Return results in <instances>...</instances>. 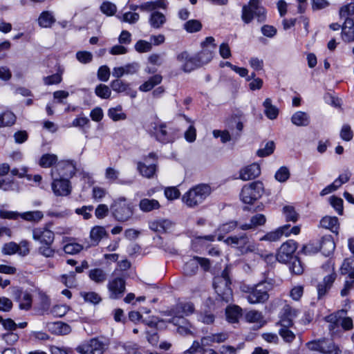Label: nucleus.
<instances>
[{
  "label": "nucleus",
  "mask_w": 354,
  "mask_h": 354,
  "mask_svg": "<svg viewBox=\"0 0 354 354\" xmlns=\"http://www.w3.org/2000/svg\"><path fill=\"white\" fill-rule=\"evenodd\" d=\"M272 288V283L263 281L255 286L245 287L243 291L247 294L246 298L250 304H263L268 300V292Z\"/></svg>",
  "instance_id": "f257e3e1"
},
{
  "label": "nucleus",
  "mask_w": 354,
  "mask_h": 354,
  "mask_svg": "<svg viewBox=\"0 0 354 354\" xmlns=\"http://www.w3.org/2000/svg\"><path fill=\"white\" fill-rule=\"evenodd\" d=\"M230 285V272L228 268H225L221 276L216 277L214 279L213 286L218 295L217 299L225 303L232 300L233 294Z\"/></svg>",
  "instance_id": "f03ea898"
},
{
  "label": "nucleus",
  "mask_w": 354,
  "mask_h": 354,
  "mask_svg": "<svg viewBox=\"0 0 354 354\" xmlns=\"http://www.w3.org/2000/svg\"><path fill=\"white\" fill-rule=\"evenodd\" d=\"M149 132L157 141L162 144L171 143L177 138V130L165 122H153Z\"/></svg>",
  "instance_id": "7ed1b4c3"
},
{
  "label": "nucleus",
  "mask_w": 354,
  "mask_h": 354,
  "mask_svg": "<svg viewBox=\"0 0 354 354\" xmlns=\"http://www.w3.org/2000/svg\"><path fill=\"white\" fill-rule=\"evenodd\" d=\"M212 189L207 184H199L187 192L182 198L183 201L189 207H194L202 203L210 195Z\"/></svg>",
  "instance_id": "20e7f679"
},
{
  "label": "nucleus",
  "mask_w": 354,
  "mask_h": 354,
  "mask_svg": "<svg viewBox=\"0 0 354 354\" xmlns=\"http://www.w3.org/2000/svg\"><path fill=\"white\" fill-rule=\"evenodd\" d=\"M254 17L259 23L266 19V9L261 6L259 0H250L248 4L242 8L241 19L244 23H250Z\"/></svg>",
  "instance_id": "39448f33"
},
{
  "label": "nucleus",
  "mask_w": 354,
  "mask_h": 354,
  "mask_svg": "<svg viewBox=\"0 0 354 354\" xmlns=\"http://www.w3.org/2000/svg\"><path fill=\"white\" fill-rule=\"evenodd\" d=\"M113 216L120 222L128 221L133 214V206L126 198L120 197L114 201L111 206Z\"/></svg>",
  "instance_id": "423d86ee"
},
{
  "label": "nucleus",
  "mask_w": 354,
  "mask_h": 354,
  "mask_svg": "<svg viewBox=\"0 0 354 354\" xmlns=\"http://www.w3.org/2000/svg\"><path fill=\"white\" fill-rule=\"evenodd\" d=\"M264 192L262 182L254 181L244 185L241 189V200L245 204H252L261 197Z\"/></svg>",
  "instance_id": "0eeeda50"
},
{
  "label": "nucleus",
  "mask_w": 354,
  "mask_h": 354,
  "mask_svg": "<svg viewBox=\"0 0 354 354\" xmlns=\"http://www.w3.org/2000/svg\"><path fill=\"white\" fill-rule=\"evenodd\" d=\"M194 311V306L191 302H179L171 308L162 312V314L171 317L185 319V316L192 314Z\"/></svg>",
  "instance_id": "6e6552de"
},
{
  "label": "nucleus",
  "mask_w": 354,
  "mask_h": 354,
  "mask_svg": "<svg viewBox=\"0 0 354 354\" xmlns=\"http://www.w3.org/2000/svg\"><path fill=\"white\" fill-rule=\"evenodd\" d=\"M76 166L73 161H61L55 169L51 170V176L55 178L57 176L60 178L68 179L72 178L76 172Z\"/></svg>",
  "instance_id": "1a4fd4ad"
},
{
  "label": "nucleus",
  "mask_w": 354,
  "mask_h": 354,
  "mask_svg": "<svg viewBox=\"0 0 354 354\" xmlns=\"http://www.w3.org/2000/svg\"><path fill=\"white\" fill-rule=\"evenodd\" d=\"M155 158V153H151L148 157L144 159L143 162H138V170L142 176L147 178H151L153 176L157 168L156 160Z\"/></svg>",
  "instance_id": "9d476101"
},
{
  "label": "nucleus",
  "mask_w": 354,
  "mask_h": 354,
  "mask_svg": "<svg viewBox=\"0 0 354 354\" xmlns=\"http://www.w3.org/2000/svg\"><path fill=\"white\" fill-rule=\"evenodd\" d=\"M224 242L232 247L239 249L242 253L252 251V245L250 244L249 237L246 234H241L239 236H229L224 240Z\"/></svg>",
  "instance_id": "9b49d317"
},
{
  "label": "nucleus",
  "mask_w": 354,
  "mask_h": 354,
  "mask_svg": "<svg viewBox=\"0 0 354 354\" xmlns=\"http://www.w3.org/2000/svg\"><path fill=\"white\" fill-rule=\"evenodd\" d=\"M296 250L297 243L292 240H289L281 245L276 259L281 263H288L289 261L295 258V256H293V254Z\"/></svg>",
  "instance_id": "f8f14e48"
},
{
  "label": "nucleus",
  "mask_w": 354,
  "mask_h": 354,
  "mask_svg": "<svg viewBox=\"0 0 354 354\" xmlns=\"http://www.w3.org/2000/svg\"><path fill=\"white\" fill-rule=\"evenodd\" d=\"M176 58L178 62L183 63L182 69L186 73H189L202 66L196 55L190 56L187 51L179 53Z\"/></svg>",
  "instance_id": "ddd939ff"
},
{
  "label": "nucleus",
  "mask_w": 354,
  "mask_h": 354,
  "mask_svg": "<svg viewBox=\"0 0 354 354\" xmlns=\"http://www.w3.org/2000/svg\"><path fill=\"white\" fill-rule=\"evenodd\" d=\"M53 178L51 184L52 189L55 195L57 196H68L71 192V187L68 179L55 176Z\"/></svg>",
  "instance_id": "4468645a"
},
{
  "label": "nucleus",
  "mask_w": 354,
  "mask_h": 354,
  "mask_svg": "<svg viewBox=\"0 0 354 354\" xmlns=\"http://www.w3.org/2000/svg\"><path fill=\"white\" fill-rule=\"evenodd\" d=\"M32 239L41 244H53L55 240V234L46 226L35 227L32 230Z\"/></svg>",
  "instance_id": "2eb2a0df"
},
{
  "label": "nucleus",
  "mask_w": 354,
  "mask_h": 354,
  "mask_svg": "<svg viewBox=\"0 0 354 354\" xmlns=\"http://www.w3.org/2000/svg\"><path fill=\"white\" fill-rule=\"evenodd\" d=\"M108 289L110 292V298L118 299L125 291V281L120 277L115 278L109 282Z\"/></svg>",
  "instance_id": "dca6fc26"
},
{
  "label": "nucleus",
  "mask_w": 354,
  "mask_h": 354,
  "mask_svg": "<svg viewBox=\"0 0 354 354\" xmlns=\"http://www.w3.org/2000/svg\"><path fill=\"white\" fill-rule=\"evenodd\" d=\"M111 88L117 93H125L127 95L130 96L131 98H135L137 95V91L130 87L129 83H126L121 80L116 79L111 82Z\"/></svg>",
  "instance_id": "f3484780"
},
{
  "label": "nucleus",
  "mask_w": 354,
  "mask_h": 354,
  "mask_svg": "<svg viewBox=\"0 0 354 354\" xmlns=\"http://www.w3.org/2000/svg\"><path fill=\"white\" fill-rule=\"evenodd\" d=\"M260 174V166L257 163H253L241 169L239 177L243 180H249L258 177Z\"/></svg>",
  "instance_id": "a211bd4d"
},
{
  "label": "nucleus",
  "mask_w": 354,
  "mask_h": 354,
  "mask_svg": "<svg viewBox=\"0 0 354 354\" xmlns=\"http://www.w3.org/2000/svg\"><path fill=\"white\" fill-rule=\"evenodd\" d=\"M48 331L55 335H67L71 333V326L62 322H48L46 324Z\"/></svg>",
  "instance_id": "6ab92c4d"
},
{
  "label": "nucleus",
  "mask_w": 354,
  "mask_h": 354,
  "mask_svg": "<svg viewBox=\"0 0 354 354\" xmlns=\"http://www.w3.org/2000/svg\"><path fill=\"white\" fill-rule=\"evenodd\" d=\"M335 279L336 274L335 272H333L326 276L324 278L323 281L317 285V292L319 299H321L322 297L326 295V294L331 288Z\"/></svg>",
  "instance_id": "aec40b11"
},
{
  "label": "nucleus",
  "mask_w": 354,
  "mask_h": 354,
  "mask_svg": "<svg viewBox=\"0 0 354 354\" xmlns=\"http://www.w3.org/2000/svg\"><path fill=\"white\" fill-rule=\"evenodd\" d=\"M290 225H284L279 228H277L274 231L270 232L262 236L260 240L261 241H278L283 234L286 236L290 235V232H288V229L290 228Z\"/></svg>",
  "instance_id": "412c9836"
},
{
  "label": "nucleus",
  "mask_w": 354,
  "mask_h": 354,
  "mask_svg": "<svg viewBox=\"0 0 354 354\" xmlns=\"http://www.w3.org/2000/svg\"><path fill=\"white\" fill-rule=\"evenodd\" d=\"M319 248L324 256H330L335 248V244L332 236H324L319 242Z\"/></svg>",
  "instance_id": "4be33fe9"
},
{
  "label": "nucleus",
  "mask_w": 354,
  "mask_h": 354,
  "mask_svg": "<svg viewBox=\"0 0 354 354\" xmlns=\"http://www.w3.org/2000/svg\"><path fill=\"white\" fill-rule=\"evenodd\" d=\"M168 322L178 326L177 332L182 335H187L192 333L190 330L191 325L186 319L171 317L168 320Z\"/></svg>",
  "instance_id": "5701e85b"
},
{
  "label": "nucleus",
  "mask_w": 354,
  "mask_h": 354,
  "mask_svg": "<svg viewBox=\"0 0 354 354\" xmlns=\"http://www.w3.org/2000/svg\"><path fill=\"white\" fill-rule=\"evenodd\" d=\"M173 225L174 223L169 219H160L149 223V228L158 233L167 232Z\"/></svg>",
  "instance_id": "b1692460"
},
{
  "label": "nucleus",
  "mask_w": 354,
  "mask_h": 354,
  "mask_svg": "<svg viewBox=\"0 0 354 354\" xmlns=\"http://www.w3.org/2000/svg\"><path fill=\"white\" fill-rule=\"evenodd\" d=\"M108 236V233L105 230L104 227L95 226L90 232L91 244L89 246H96L100 242V241Z\"/></svg>",
  "instance_id": "393cba45"
},
{
  "label": "nucleus",
  "mask_w": 354,
  "mask_h": 354,
  "mask_svg": "<svg viewBox=\"0 0 354 354\" xmlns=\"http://www.w3.org/2000/svg\"><path fill=\"white\" fill-rule=\"evenodd\" d=\"M285 315L282 317L277 324L280 326L279 329H290L293 326V321L288 316L292 315H295V310L292 309L290 306H287L285 308Z\"/></svg>",
  "instance_id": "a878e982"
},
{
  "label": "nucleus",
  "mask_w": 354,
  "mask_h": 354,
  "mask_svg": "<svg viewBox=\"0 0 354 354\" xmlns=\"http://www.w3.org/2000/svg\"><path fill=\"white\" fill-rule=\"evenodd\" d=\"M24 221L38 223L44 218V213L39 210L28 211L19 213V216Z\"/></svg>",
  "instance_id": "bb28decb"
},
{
  "label": "nucleus",
  "mask_w": 354,
  "mask_h": 354,
  "mask_svg": "<svg viewBox=\"0 0 354 354\" xmlns=\"http://www.w3.org/2000/svg\"><path fill=\"white\" fill-rule=\"evenodd\" d=\"M228 337L225 333L210 334L201 339V344L203 346H208L214 342L221 343L225 342Z\"/></svg>",
  "instance_id": "cd10ccee"
},
{
  "label": "nucleus",
  "mask_w": 354,
  "mask_h": 354,
  "mask_svg": "<svg viewBox=\"0 0 354 354\" xmlns=\"http://www.w3.org/2000/svg\"><path fill=\"white\" fill-rule=\"evenodd\" d=\"M291 121L296 126L306 127L310 124V119L308 113L297 111L292 115Z\"/></svg>",
  "instance_id": "c85d7f7f"
},
{
  "label": "nucleus",
  "mask_w": 354,
  "mask_h": 354,
  "mask_svg": "<svg viewBox=\"0 0 354 354\" xmlns=\"http://www.w3.org/2000/svg\"><path fill=\"white\" fill-rule=\"evenodd\" d=\"M139 207L144 212H149L158 209L160 207V205L156 199L143 198L139 203Z\"/></svg>",
  "instance_id": "c756f323"
},
{
  "label": "nucleus",
  "mask_w": 354,
  "mask_h": 354,
  "mask_svg": "<svg viewBox=\"0 0 354 354\" xmlns=\"http://www.w3.org/2000/svg\"><path fill=\"white\" fill-rule=\"evenodd\" d=\"M55 22V18L50 11L42 12L38 18V24L42 28H50Z\"/></svg>",
  "instance_id": "7c9ffc66"
},
{
  "label": "nucleus",
  "mask_w": 354,
  "mask_h": 354,
  "mask_svg": "<svg viewBox=\"0 0 354 354\" xmlns=\"http://www.w3.org/2000/svg\"><path fill=\"white\" fill-rule=\"evenodd\" d=\"M264 113L270 120H274L279 115V109L272 104L270 98H266L263 103Z\"/></svg>",
  "instance_id": "2f4dec72"
},
{
  "label": "nucleus",
  "mask_w": 354,
  "mask_h": 354,
  "mask_svg": "<svg viewBox=\"0 0 354 354\" xmlns=\"http://www.w3.org/2000/svg\"><path fill=\"white\" fill-rule=\"evenodd\" d=\"M227 320L230 323H236L242 315V309L238 306H228L225 311Z\"/></svg>",
  "instance_id": "473e14b6"
},
{
  "label": "nucleus",
  "mask_w": 354,
  "mask_h": 354,
  "mask_svg": "<svg viewBox=\"0 0 354 354\" xmlns=\"http://www.w3.org/2000/svg\"><path fill=\"white\" fill-rule=\"evenodd\" d=\"M165 22L166 17L162 13L158 11H154L151 14L149 24L152 28L158 29L161 28Z\"/></svg>",
  "instance_id": "72a5a7b5"
},
{
  "label": "nucleus",
  "mask_w": 354,
  "mask_h": 354,
  "mask_svg": "<svg viewBox=\"0 0 354 354\" xmlns=\"http://www.w3.org/2000/svg\"><path fill=\"white\" fill-rule=\"evenodd\" d=\"M88 277L91 280L97 283H102L107 279L106 273L101 268L91 269L88 272Z\"/></svg>",
  "instance_id": "f704fd0d"
},
{
  "label": "nucleus",
  "mask_w": 354,
  "mask_h": 354,
  "mask_svg": "<svg viewBox=\"0 0 354 354\" xmlns=\"http://www.w3.org/2000/svg\"><path fill=\"white\" fill-rule=\"evenodd\" d=\"M162 80L160 75H155L151 77L147 81L141 84L139 89L141 91L147 92L151 91L155 86L159 84Z\"/></svg>",
  "instance_id": "c9c22d12"
},
{
  "label": "nucleus",
  "mask_w": 354,
  "mask_h": 354,
  "mask_svg": "<svg viewBox=\"0 0 354 354\" xmlns=\"http://www.w3.org/2000/svg\"><path fill=\"white\" fill-rule=\"evenodd\" d=\"M198 270V261L195 257L186 262L183 266V272L186 276L192 277L195 275Z\"/></svg>",
  "instance_id": "e433bc0d"
},
{
  "label": "nucleus",
  "mask_w": 354,
  "mask_h": 354,
  "mask_svg": "<svg viewBox=\"0 0 354 354\" xmlns=\"http://www.w3.org/2000/svg\"><path fill=\"white\" fill-rule=\"evenodd\" d=\"M320 225L335 232L338 228V219L335 216H324L320 221Z\"/></svg>",
  "instance_id": "4c0bfd02"
},
{
  "label": "nucleus",
  "mask_w": 354,
  "mask_h": 354,
  "mask_svg": "<svg viewBox=\"0 0 354 354\" xmlns=\"http://www.w3.org/2000/svg\"><path fill=\"white\" fill-rule=\"evenodd\" d=\"M347 311L346 310H341L335 313H332L328 316L326 317V321L330 323L329 329L332 330L335 326L339 325L342 315H346Z\"/></svg>",
  "instance_id": "58836bf2"
},
{
  "label": "nucleus",
  "mask_w": 354,
  "mask_h": 354,
  "mask_svg": "<svg viewBox=\"0 0 354 354\" xmlns=\"http://www.w3.org/2000/svg\"><path fill=\"white\" fill-rule=\"evenodd\" d=\"M322 354H340L341 350L332 340L324 338Z\"/></svg>",
  "instance_id": "ea45409f"
},
{
  "label": "nucleus",
  "mask_w": 354,
  "mask_h": 354,
  "mask_svg": "<svg viewBox=\"0 0 354 354\" xmlns=\"http://www.w3.org/2000/svg\"><path fill=\"white\" fill-rule=\"evenodd\" d=\"M16 116L11 111H5L0 115V127H10L16 122Z\"/></svg>",
  "instance_id": "a19ab883"
},
{
  "label": "nucleus",
  "mask_w": 354,
  "mask_h": 354,
  "mask_svg": "<svg viewBox=\"0 0 354 354\" xmlns=\"http://www.w3.org/2000/svg\"><path fill=\"white\" fill-rule=\"evenodd\" d=\"M288 263H289V270L292 274L299 275L304 272V265L297 257H295Z\"/></svg>",
  "instance_id": "79ce46f5"
},
{
  "label": "nucleus",
  "mask_w": 354,
  "mask_h": 354,
  "mask_svg": "<svg viewBox=\"0 0 354 354\" xmlns=\"http://www.w3.org/2000/svg\"><path fill=\"white\" fill-rule=\"evenodd\" d=\"M108 115L113 121L124 120L127 118V115L122 112L121 105L110 108L108 111Z\"/></svg>",
  "instance_id": "37998d69"
},
{
  "label": "nucleus",
  "mask_w": 354,
  "mask_h": 354,
  "mask_svg": "<svg viewBox=\"0 0 354 354\" xmlns=\"http://www.w3.org/2000/svg\"><path fill=\"white\" fill-rule=\"evenodd\" d=\"M213 50L210 48H203V50L196 54V56L203 66L209 62L213 57Z\"/></svg>",
  "instance_id": "c03bdc74"
},
{
  "label": "nucleus",
  "mask_w": 354,
  "mask_h": 354,
  "mask_svg": "<svg viewBox=\"0 0 354 354\" xmlns=\"http://www.w3.org/2000/svg\"><path fill=\"white\" fill-rule=\"evenodd\" d=\"M63 70L59 68L57 72L53 75L44 77L43 81L46 85L59 84L62 80Z\"/></svg>",
  "instance_id": "a18cd8bd"
},
{
  "label": "nucleus",
  "mask_w": 354,
  "mask_h": 354,
  "mask_svg": "<svg viewBox=\"0 0 354 354\" xmlns=\"http://www.w3.org/2000/svg\"><path fill=\"white\" fill-rule=\"evenodd\" d=\"M91 354H103L105 350V345L97 338H92L90 340Z\"/></svg>",
  "instance_id": "49530a36"
},
{
  "label": "nucleus",
  "mask_w": 354,
  "mask_h": 354,
  "mask_svg": "<svg viewBox=\"0 0 354 354\" xmlns=\"http://www.w3.org/2000/svg\"><path fill=\"white\" fill-rule=\"evenodd\" d=\"M57 161V157L55 154H44L39 160V165L41 167L47 168L53 166Z\"/></svg>",
  "instance_id": "de8ad7c7"
},
{
  "label": "nucleus",
  "mask_w": 354,
  "mask_h": 354,
  "mask_svg": "<svg viewBox=\"0 0 354 354\" xmlns=\"http://www.w3.org/2000/svg\"><path fill=\"white\" fill-rule=\"evenodd\" d=\"M183 27L187 32L193 33L201 30L202 24L197 19H190L184 24Z\"/></svg>",
  "instance_id": "09e8293b"
},
{
  "label": "nucleus",
  "mask_w": 354,
  "mask_h": 354,
  "mask_svg": "<svg viewBox=\"0 0 354 354\" xmlns=\"http://www.w3.org/2000/svg\"><path fill=\"white\" fill-rule=\"evenodd\" d=\"M283 213L287 221L295 223L299 218V214L295 211V207L290 205H286L283 208Z\"/></svg>",
  "instance_id": "8fccbe9b"
},
{
  "label": "nucleus",
  "mask_w": 354,
  "mask_h": 354,
  "mask_svg": "<svg viewBox=\"0 0 354 354\" xmlns=\"http://www.w3.org/2000/svg\"><path fill=\"white\" fill-rule=\"evenodd\" d=\"M53 244L44 243L37 248L39 254L46 257L52 258L55 256V250L52 248Z\"/></svg>",
  "instance_id": "3c124183"
},
{
  "label": "nucleus",
  "mask_w": 354,
  "mask_h": 354,
  "mask_svg": "<svg viewBox=\"0 0 354 354\" xmlns=\"http://www.w3.org/2000/svg\"><path fill=\"white\" fill-rule=\"evenodd\" d=\"M80 294L86 302L95 305L102 301L101 297L95 292H81Z\"/></svg>",
  "instance_id": "603ef678"
},
{
  "label": "nucleus",
  "mask_w": 354,
  "mask_h": 354,
  "mask_svg": "<svg viewBox=\"0 0 354 354\" xmlns=\"http://www.w3.org/2000/svg\"><path fill=\"white\" fill-rule=\"evenodd\" d=\"M95 93L102 99H108L111 96V91L108 86L100 84L95 87Z\"/></svg>",
  "instance_id": "864d4df0"
},
{
  "label": "nucleus",
  "mask_w": 354,
  "mask_h": 354,
  "mask_svg": "<svg viewBox=\"0 0 354 354\" xmlns=\"http://www.w3.org/2000/svg\"><path fill=\"white\" fill-rule=\"evenodd\" d=\"M274 142L273 141H269L266 144L263 148L260 149L257 151V155L259 157L268 156L274 152Z\"/></svg>",
  "instance_id": "5fc2aeb1"
},
{
  "label": "nucleus",
  "mask_w": 354,
  "mask_h": 354,
  "mask_svg": "<svg viewBox=\"0 0 354 354\" xmlns=\"http://www.w3.org/2000/svg\"><path fill=\"white\" fill-rule=\"evenodd\" d=\"M238 227V222L236 221H230L227 223H223L217 229L218 232L223 233L224 234H228L232 232L236 227Z\"/></svg>",
  "instance_id": "6e6d98bb"
},
{
  "label": "nucleus",
  "mask_w": 354,
  "mask_h": 354,
  "mask_svg": "<svg viewBox=\"0 0 354 354\" xmlns=\"http://www.w3.org/2000/svg\"><path fill=\"white\" fill-rule=\"evenodd\" d=\"M354 270V258L350 257L344 259L341 268L342 274H348Z\"/></svg>",
  "instance_id": "4d7b16f0"
},
{
  "label": "nucleus",
  "mask_w": 354,
  "mask_h": 354,
  "mask_svg": "<svg viewBox=\"0 0 354 354\" xmlns=\"http://www.w3.org/2000/svg\"><path fill=\"white\" fill-rule=\"evenodd\" d=\"M324 338L312 340L306 344V347L311 351H317L322 353Z\"/></svg>",
  "instance_id": "13d9d810"
},
{
  "label": "nucleus",
  "mask_w": 354,
  "mask_h": 354,
  "mask_svg": "<svg viewBox=\"0 0 354 354\" xmlns=\"http://www.w3.org/2000/svg\"><path fill=\"white\" fill-rule=\"evenodd\" d=\"M354 21L352 19L349 18L348 17H346L345 21L342 27V38L344 41H351L350 36H348V33L346 31V29H354Z\"/></svg>",
  "instance_id": "bf43d9fd"
},
{
  "label": "nucleus",
  "mask_w": 354,
  "mask_h": 354,
  "mask_svg": "<svg viewBox=\"0 0 354 354\" xmlns=\"http://www.w3.org/2000/svg\"><path fill=\"white\" fill-rule=\"evenodd\" d=\"M279 334L286 343L290 344L296 338L295 333L290 329H279Z\"/></svg>",
  "instance_id": "052dcab7"
},
{
  "label": "nucleus",
  "mask_w": 354,
  "mask_h": 354,
  "mask_svg": "<svg viewBox=\"0 0 354 354\" xmlns=\"http://www.w3.org/2000/svg\"><path fill=\"white\" fill-rule=\"evenodd\" d=\"M83 246L79 243H68L64 246V251L68 254H76L82 250Z\"/></svg>",
  "instance_id": "680f3d73"
},
{
  "label": "nucleus",
  "mask_w": 354,
  "mask_h": 354,
  "mask_svg": "<svg viewBox=\"0 0 354 354\" xmlns=\"http://www.w3.org/2000/svg\"><path fill=\"white\" fill-rule=\"evenodd\" d=\"M274 177L279 182H286L290 177L289 169L286 167H280L275 173Z\"/></svg>",
  "instance_id": "e2e57ef3"
},
{
  "label": "nucleus",
  "mask_w": 354,
  "mask_h": 354,
  "mask_svg": "<svg viewBox=\"0 0 354 354\" xmlns=\"http://www.w3.org/2000/svg\"><path fill=\"white\" fill-rule=\"evenodd\" d=\"M32 306V295L28 292H24L21 301H19V308L24 310H29Z\"/></svg>",
  "instance_id": "0e129e2a"
},
{
  "label": "nucleus",
  "mask_w": 354,
  "mask_h": 354,
  "mask_svg": "<svg viewBox=\"0 0 354 354\" xmlns=\"http://www.w3.org/2000/svg\"><path fill=\"white\" fill-rule=\"evenodd\" d=\"M152 48V44L151 42L145 40H139L135 44V49L138 53H147L149 52Z\"/></svg>",
  "instance_id": "69168bd1"
},
{
  "label": "nucleus",
  "mask_w": 354,
  "mask_h": 354,
  "mask_svg": "<svg viewBox=\"0 0 354 354\" xmlns=\"http://www.w3.org/2000/svg\"><path fill=\"white\" fill-rule=\"evenodd\" d=\"M19 245L15 242H10L3 245L2 252L4 254L11 255L19 252Z\"/></svg>",
  "instance_id": "338daca9"
},
{
  "label": "nucleus",
  "mask_w": 354,
  "mask_h": 354,
  "mask_svg": "<svg viewBox=\"0 0 354 354\" xmlns=\"http://www.w3.org/2000/svg\"><path fill=\"white\" fill-rule=\"evenodd\" d=\"M110 69L106 65L101 66L97 71V76L99 80L107 82L110 77Z\"/></svg>",
  "instance_id": "774afa93"
}]
</instances>
